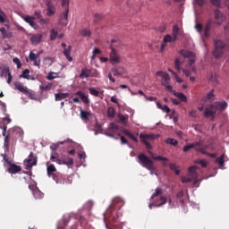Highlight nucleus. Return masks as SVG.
<instances>
[{
    "label": "nucleus",
    "mask_w": 229,
    "mask_h": 229,
    "mask_svg": "<svg viewBox=\"0 0 229 229\" xmlns=\"http://www.w3.org/2000/svg\"><path fill=\"white\" fill-rule=\"evenodd\" d=\"M226 106H228V103L226 101H216L209 106V107H206L204 110V117H211L214 119L216 117V114L217 112H223L226 110Z\"/></svg>",
    "instance_id": "1"
},
{
    "label": "nucleus",
    "mask_w": 229,
    "mask_h": 229,
    "mask_svg": "<svg viewBox=\"0 0 229 229\" xmlns=\"http://www.w3.org/2000/svg\"><path fill=\"white\" fill-rule=\"evenodd\" d=\"M214 28V21L212 20H208L204 25L199 22L195 24V30L202 37V38H210V32Z\"/></svg>",
    "instance_id": "2"
},
{
    "label": "nucleus",
    "mask_w": 229,
    "mask_h": 229,
    "mask_svg": "<svg viewBox=\"0 0 229 229\" xmlns=\"http://www.w3.org/2000/svg\"><path fill=\"white\" fill-rule=\"evenodd\" d=\"M138 162L140 165H142V167H145V169L150 171V174H156L157 176V174L153 172L157 169V167H155V163L153 160L148 157V156H146L144 153H140L138 155Z\"/></svg>",
    "instance_id": "3"
},
{
    "label": "nucleus",
    "mask_w": 229,
    "mask_h": 229,
    "mask_svg": "<svg viewBox=\"0 0 229 229\" xmlns=\"http://www.w3.org/2000/svg\"><path fill=\"white\" fill-rule=\"evenodd\" d=\"M6 125H4V131L2 132V135L4 137V148H5V151H9L10 150V143L13 145L16 144L17 142V138L15 137V132H12V130L9 131V133L6 134Z\"/></svg>",
    "instance_id": "4"
},
{
    "label": "nucleus",
    "mask_w": 229,
    "mask_h": 229,
    "mask_svg": "<svg viewBox=\"0 0 229 229\" xmlns=\"http://www.w3.org/2000/svg\"><path fill=\"white\" fill-rule=\"evenodd\" d=\"M162 194H164V190H162V188H157L156 191L152 194L150 199L153 200L156 207H163V205L167 203V197L162 196Z\"/></svg>",
    "instance_id": "5"
},
{
    "label": "nucleus",
    "mask_w": 229,
    "mask_h": 229,
    "mask_svg": "<svg viewBox=\"0 0 229 229\" xmlns=\"http://www.w3.org/2000/svg\"><path fill=\"white\" fill-rule=\"evenodd\" d=\"M190 149H195L198 153H201L202 155L207 154V147L203 146V142L196 141L194 143L188 144L183 147L182 151L187 153Z\"/></svg>",
    "instance_id": "6"
},
{
    "label": "nucleus",
    "mask_w": 229,
    "mask_h": 229,
    "mask_svg": "<svg viewBox=\"0 0 229 229\" xmlns=\"http://www.w3.org/2000/svg\"><path fill=\"white\" fill-rule=\"evenodd\" d=\"M226 47H228V45H226L222 40L215 41V49L213 50V55L215 56V58H221Z\"/></svg>",
    "instance_id": "7"
},
{
    "label": "nucleus",
    "mask_w": 229,
    "mask_h": 229,
    "mask_svg": "<svg viewBox=\"0 0 229 229\" xmlns=\"http://www.w3.org/2000/svg\"><path fill=\"white\" fill-rule=\"evenodd\" d=\"M180 55L185 58V60H188V65L189 67H191L192 64L196 62V54L194 52L187 51V50H181Z\"/></svg>",
    "instance_id": "8"
},
{
    "label": "nucleus",
    "mask_w": 229,
    "mask_h": 229,
    "mask_svg": "<svg viewBox=\"0 0 229 229\" xmlns=\"http://www.w3.org/2000/svg\"><path fill=\"white\" fill-rule=\"evenodd\" d=\"M3 159L4 161L8 164L9 168L7 169L8 173H10L11 174H16V173H21V171H22V168H21L20 165H17L15 164H12L10 162V160H8V158L6 157L5 154H2Z\"/></svg>",
    "instance_id": "9"
},
{
    "label": "nucleus",
    "mask_w": 229,
    "mask_h": 229,
    "mask_svg": "<svg viewBox=\"0 0 229 229\" xmlns=\"http://www.w3.org/2000/svg\"><path fill=\"white\" fill-rule=\"evenodd\" d=\"M140 141L145 144L147 149H152L151 144L148 142V140H155L157 139V136L155 134H140Z\"/></svg>",
    "instance_id": "10"
},
{
    "label": "nucleus",
    "mask_w": 229,
    "mask_h": 229,
    "mask_svg": "<svg viewBox=\"0 0 229 229\" xmlns=\"http://www.w3.org/2000/svg\"><path fill=\"white\" fill-rule=\"evenodd\" d=\"M109 61L113 65L121 64V56H119V54L115 49H114V47H112V51L109 55Z\"/></svg>",
    "instance_id": "11"
},
{
    "label": "nucleus",
    "mask_w": 229,
    "mask_h": 229,
    "mask_svg": "<svg viewBox=\"0 0 229 229\" xmlns=\"http://www.w3.org/2000/svg\"><path fill=\"white\" fill-rule=\"evenodd\" d=\"M176 40H177L176 38H174V36L167 34L163 38V43L161 44L160 51H164V49H165V46H167V44H170L171 42H176Z\"/></svg>",
    "instance_id": "12"
},
{
    "label": "nucleus",
    "mask_w": 229,
    "mask_h": 229,
    "mask_svg": "<svg viewBox=\"0 0 229 229\" xmlns=\"http://www.w3.org/2000/svg\"><path fill=\"white\" fill-rule=\"evenodd\" d=\"M214 13H215V21H216V24H218V26H221L223 22H225V20L226 19L225 17V14H223V13H221L217 9L215 10Z\"/></svg>",
    "instance_id": "13"
},
{
    "label": "nucleus",
    "mask_w": 229,
    "mask_h": 229,
    "mask_svg": "<svg viewBox=\"0 0 229 229\" xmlns=\"http://www.w3.org/2000/svg\"><path fill=\"white\" fill-rule=\"evenodd\" d=\"M68 17H69V9H64V11L62 12V13L60 15V20H59L60 24H62L63 26H67Z\"/></svg>",
    "instance_id": "14"
},
{
    "label": "nucleus",
    "mask_w": 229,
    "mask_h": 229,
    "mask_svg": "<svg viewBox=\"0 0 229 229\" xmlns=\"http://www.w3.org/2000/svg\"><path fill=\"white\" fill-rule=\"evenodd\" d=\"M27 167H33V165H37V156L30 152L29 157L26 160Z\"/></svg>",
    "instance_id": "15"
},
{
    "label": "nucleus",
    "mask_w": 229,
    "mask_h": 229,
    "mask_svg": "<svg viewBox=\"0 0 229 229\" xmlns=\"http://www.w3.org/2000/svg\"><path fill=\"white\" fill-rule=\"evenodd\" d=\"M23 20L25 21V22H27L28 24H30V26L31 28H33V30H38V24H37V22H34L35 21V17H31L30 15H27L23 18Z\"/></svg>",
    "instance_id": "16"
},
{
    "label": "nucleus",
    "mask_w": 229,
    "mask_h": 229,
    "mask_svg": "<svg viewBox=\"0 0 229 229\" xmlns=\"http://www.w3.org/2000/svg\"><path fill=\"white\" fill-rule=\"evenodd\" d=\"M111 71L114 76H123V74H126V69H124L123 66L114 67Z\"/></svg>",
    "instance_id": "17"
},
{
    "label": "nucleus",
    "mask_w": 229,
    "mask_h": 229,
    "mask_svg": "<svg viewBox=\"0 0 229 229\" xmlns=\"http://www.w3.org/2000/svg\"><path fill=\"white\" fill-rule=\"evenodd\" d=\"M55 13H56V8L53 5L51 1H48L47 3V15L51 17V15H55Z\"/></svg>",
    "instance_id": "18"
},
{
    "label": "nucleus",
    "mask_w": 229,
    "mask_h": 229,
    "mask_svg": "<svg viewBox=\"0 0 229 229\" xmlns=\"http://www.w3.org/2000/svg\"><path fill=\"white\" fill-rule=\"evenodd\" d=\"M124 207V201L121 198H115L113 199L112 208L121 209Z\"/></svg>",
    "instance_id": "19"
},
{
    "label": "nucleus",
    "mask_w": 229,
    "mask_h": 229,
    "mask_svg": "<svg viewBox=\"0 0 229 229\" xmlns=\"http://www.w3.org/2000/svg\"><path fill=\"white\" fill-rule=\"evenodd\" d=\"M148 153H149V155H150V157H151V158H152L153 160H158V161H160V162H163V165H164L165 167H167V162H169V159H168V158L164 157H162V156L155 157V154H153L152 152H148Z\"/></svg>",
    "instance_id": "20"
},
{
    "label": "nucleus",
    "mask_w": 229,
    "mask_h": 229,
    "mask_svg": "<svg viewBox=\"0 0 229 229\" xmlns=\"http://www.w3.org/2000/svg\"><path fill=\"white\" fill-rule=\"evenodd\" d=\"M108 129L109 131H111L110 133H108V137H114V133H117V131H119V124L115 123H111Z\"/></svg>",
    "instance_id": "21"
},
{
    "label": "nucleus",
    "mask_w": 229,
    "mask_h": 229,
    "mask_svg": "<svg viewBox=\"0 0 229 229\" xmlns=\"http://www.w3.org/2000/svg\"><path fill=\"white\" fill-rule=\"evenodd\" d=\"M75 94H76V96H79V98H81L82 103H84L85 105H89L90 103L89 97L86 96V94L83 93V91L79 90Z\"/></svg>",
    "instance_id": "22"
},
{
    "label": "nucleus",
    "mask_w": 229,
    "mask_h": 229,
    "mask_svg": "<svg viewBox=\"0 0 229 229\" xmlns=\"http://www.w3.org/2000/svg\"><path fill=\"white\" fill-rule=\"evenodd\" d=\"M15 89L19 90L20 92H22L23 94H28V88L24 87L21 82L20 81H15L13 83Z\"/></svg>",
    "instance_id": "23"
},
{
    "label": "nucleus",
    "mask_w": 229,
    "mask_h": 229,
    "mask_svg": "<svg viewBox=\"0 0 229 229\" xmlns=\"http://www.w3.org/2000/svg\"><path fill=\"white\" fill-rule=\"evenodd\" d=\"M196 165L193 166H190L188 168V176H190L191 178H193L194 180H198V173L196 172Z\"/></svg>",
    "instance_id": "24"
},
{
    "label": "nucleus",
    "mask_w": 229,
    "mask_h": 229,
    "mask_svg": "<svg viewBox=\"0 0 229 229\" xmlns=\"http://www.w3.org/2000/svg\"><path fill=\"white\" fill-rule=\"evenodd\" d=\"M174 96H175V98H178V99L182 103H187V96H185V94L175 91L174 92Z\"/></svg>",
    "instance_id": "25"
},
{
    "label": "nucleus",
    "mask_w": 229,
    "mask_h": 229,
    "mask_svg": "<svg viewBox=\"0 0 229 229\" xmlns=\"http://www.w3.org/2000/svg\"><path fill=\"white\" fill-rule=\"evenodd\" d=\"M123 133L124 135H126L127 137H129V139H131V140H133V142H139V139H137V137H135V135L133 133H131V131L123 130Z\"/></svg>",
    "instance_id": "26"
},
{
    "label": "nucleus",
    "mask_w": 229,
    "mask_h": 229,
    "mask_svg": "<svg viewBox=\"0 0 229 229\" xmlns=\"http://www.w3.org/2000/svg\"><path fill=\"white\" fill-rule=\"evenodd\" d=\"M62 162L64 165H74V159L72 157H62Z\"/></svg>",
    "instance_id": "27"
},
{
    "label": "nucleus",
    "mask_w": 229,
    "mask_h": 229,
    "mask_svg": "<svg viewBox=\"0 0 229 229\" xmlns=\"http://www.w3.org/2000/svg\"><path fill=\"white\" fill-rule=\"evenodd\" d=\"M157 76H160L163 80H165V81H169L171 80V77L163 71H158L157 72Z\"/></svg>",
    "instance_id": "28"
},
{
    "label": "nucleus",
    "mask_w": 229,
    "mask_h": 229,
    "mask_svg": "<svg viewBox=\"0 0 229 229\" xmlns=\"http://www.w3.org/2000/svg\"><path fill=\"white\" fill-rule=\"evenodd\" d=\"M30 41L32 44H40L42 41V35L37 34L31 37Z\"/></svg>",
    "instance_id": "29"
},
{
    "label": "nucleus",
    "mask_w": 229,
    "mask_h": 229,
    "mask_svg": "<svg viewBox=\"0 0 229 229\" xmlns=\"http://www.w3.org/2000/svg\"><path fill=\"white\" fill-rule=\"evenodd\" d=\"M81 119L82 121H89V117H90V112L89 111H83V109H81Z\"/></svg>",
    "instance_id": "30"
},
{
    "label": "nucleus",
    "mask_w": 229,
    "mask_h": 229,
    "mask_svg": "<svg viewBox=\"0 0 229 229\" xmlns=\"http://www.w3.org/2000/svg\"><path fill=\"white\" fill-rule=\"evenodd\" d=\"M55 101H62V99H65V98H69V93H56L55 95Z\"/></svg>",
    "instance_id": "31"
},
{
    "label": "nucleus",
    "mask_w": 229,
    "mask_h": 229,
    "mask_svg": "<svg viewBox=\"0 0 229 229\" xmlns=\"http://www.w3.org/2000/svg\"><path fill=\"white\" fill-rule=\"evenodd\" d=\"M71 46L64 50V55L67 58L68 62H72V56H71Z\"/></svg>",
    "instance_id": "32"
},
{
    "label": "nucleus",
    "mask_w": 229,
    "mask_h": 229,
    "mask_svg": "<svg viewBox=\"0 0 229 229\" xmlns=\"http://www.w3.org/2000/svg\"><path fill=\"white\" fill-rule=\"evenodd\" d=\"M90 76V70L88 69H81L80 78L81 80H85V78H89Z\"/></svg>",
    "instance_id": "33"
},
{
    "label": "nucleus",
    "mask_w": 229,
    "mask_h": 229,
    "mask_svg": "<svg viewBox=\"0 0 229 229\" xmlns=\"http://www.w3.org/2000/svg\"><path fill=\"white\" fill-rule=\"evenodd\" d=\"M216 164H218L220 167H225V154L216 158Z\"/></svg>",
    "instance_id": "34"
},
{
    "label": "nucleus",
    "mask_w": 229,
    "mask_h": 229,
    "mask_svg": "<svg viewBox=\"0 0 229 229\" xmlns=\"http://www.w3.org/2000/svg\"><path fill=\"white\" fill-rule=\"evenodd\" d=\"M180 34V27L174 25L172 31V37L178 40V35Z\"/></svg>",
    "instance_id": "35"
},
{
    "label": "nucleus",
    "mask_w": 229,
    "mask_h": 229,
    "mask_svg": "<svg viewBox=\"0 0 229 229\" xmlns=\"http://www.w3.org/2000/svg\"><path fill=\"white\" fill-rule=\"evenodd\" d=\"M55 61V59L53 57H45L43 60V64L45 65H47L48 67H51V65H53V62Z\"/></svg>",
    "instance_id": "36"
},
{
    "label": "nucleus",
    "mask_w": 229,
    "mask_h": 229,
    "mask_svg": "<svg viewBox=\"0 0 229 229\" xmlns=\"http://www.w3.org/2000/svg\"><path fill=\"white\" fill-rule=\"evenodd\" d=\"M165 144H169L170 146H178V140L173 138H168L165 140Z\"/></svg>",
    "instance_id": "37"
},
{
    "label": "nucleus",
    "mask_w": 229,
    "mask_h": 229,
    "mask_svg": "<svg viewBox=\"0 0 229 229\" xmlns=\"http://www.w3.org/2000/svg\"><path fill=\"white\" fill-rule=\"evenodd\" d=\"M58 38V31L55 29L50 30V40H56Z\"/></svg>",
    "instance_id": "38"
},
{
    "label": "nucleus",
    "mask_w": 229,
    "mask_h": 229,
    "mask_svg": "<svg viewBox=\"0 0 229 229\" xmlns=\"http://www.w3.org/2000/svg\"><path fill=\"white\" fill-rule=\"evenodd\" d=\"M107 116L114 118L115 117V108L114 107H108L107 108Z\"/></svg>",
    "instance_id": "39"
},
{
    "label": "nucleus",
    "mask_w": 229,
    "mask_h": 229,
    "mask_svg": "<svg viewBox=\"0 0 229 229\" xmlns=\"http://www.w3.org/2000/svg\"><path fill=\"white\" fill-rule=\"evenodd\" d=\"M81 37H90V35H92V32L88 29H83L82 30H81Z\"/></svg>",
    "instance_id": "40"
},
{
    "label": "nucleus",
    "mask_w": 229,
    "mask_h": 229,
    "mask_svg": "<svg viewBox=\"0 0 229 229\" xmlns=\"http://www.w3.org/2000/svg\"><path fill=\"white\" fill-rule=\"evenodd\" d=\"M55 78H58V73L57 72H50L47 77V80H55Z\"/></svg>",
    "instance_id": "41"
},
{
    "label": "nucleus",
    "mask_w": 229,
    "mask_h": 229,
    "mask_svg": "<svg viewBox=\"0 0 229 229\" xmlns=\"http://www.w3.org/2000/svg\"><path fill=\"white\" fill-rule=\"evenodd\" d=\"M47 174H51V173H56V167H55V165H49L47 168Z\"/></svg>",
    "instance_id": "42"
},
{
    "label": "nucleus",
    "mask_w": 229,
    "mask_h": 229,
    "mask_svg": "<svg viewBox=\"0 0 229 229\" xmlns=\"http://www.w3.org/2000/svg\"><path fill=\"white\" fill-rule=\"evenodd\" d=\"M61 6L64 10H69V0H61Z\"/></svg>",
    "instance_id": "43"
},
{
    "label": "nucleus",
    "mask_w": 229,
    "mask_h": 229,
    "mask_svg": "<svg viewBox=\"0 0 229 229\" xmlns=\"http://www.w3.org/2000/svg\"><path fill=\"white\" fill-rule=\"evenodd\" d=\"M89 90L91 96H95V98H99V91H98L96 89L89 88Z\"/></svg>",
    "instance_id": "44"
},
{
    "label": "nucleus",
    "mask_w": 229,
    "mask_h": 229,
    "mask_svg": "<svg viewBox=\"0 0 229 229\" xmlns=\"http://www.w3.org/2000/svg\"><path fill=\"white\" fill-rule=\"evenodd\" d=\"M53 89V83H48L47 85L40 86V89L44 91L51 90Z\"/></svg>",
    "instance_id": "45"
},
{
    "label": "nucleus",
    "mask_w": 229,
    "mask_h": 229,
    "mask_svg": "<svg viewBox=\"0 0 229 229\" xmlns=\"http://www.w3.org/2000/svg\"><path fill=\"white\" fill-rule=\"evenodd\" d=\"M20 78H25L26 80H30V70L25 69V70L22 72V74L20 75Z\"/></svg>",
    "instance_id": "46"
},
{
    "label": "nucleus",
    "mask_w": 229,
    "mask_h": 229,
    "mask_svg": "<svg viewBox=\"0 0 229 229\" xmlns=\"http://www.w3.org/2000/svg\"><path fill=\"white\" fill-rule=\"evenodd\" d=\"M207 99H208V101H213L215 95H214V89H211L206 96Z\"/></svg>",
    "instance_id": "47"
},
{
    "label": "nucleus",
    "mask_w": 229,
    "mask_h": 229,
    "mask_svg": "<svg viewBox=\"0 0 229 229\" xmlns=\"http://www.w3.org/2000/svg\"><path fill=\"white\" fill-rule=\"evenodd\" d=\"M192 180H194V178L192 177H185V176H182V183H191V182H192Z\"/></svg>",
    "instance_id": "48"
},
{
    "label": "nucleus",
    "mask_w": 229,
    "mask_h": 229,
    "mask_svg": "<svg viewBox=\"0 0 229 229\" xmlns=\"http://www.w3.org/2000/svg\"><path fill=\"white\" fill-rule=\"evenodd\" d=\"M2 72L4 73V78H6V76H7L8 74H11V73H12V72H10V67H8V66H4V67L2 68Z\"/></svg>",
    "instance_id": "49"
},
{
    "label": "nucleus",
    "mask_w": 229,
    "mask_h": 229,
    "mask_svg": "<svg viewBox=\"0 0 229 229\" xmlns=\"http://www.w3.org/2000/svg\"><path fill=\"white\" fill-rule=\"evenodd\" d=\"M13 64H15L17 65L18 69H21V67H22V64L21 63V60L19 58L14 57L13 59Z\"/></svg>",
    "instance_id": "50"
},
{
    "label": "nucleus",
    "mask_w": 229,
    "mask_h": 229,
    "mask_svg": "<svg viewBox=\"0 0 229 229\" xmlns=\"http://www.w3.org/2000/svg\"><path fill=\"white\" fill-rule=\"evenodd\" d=\"M38 57H39L38 55H36V54L33 53V52H30V55H29V58H30V60H31L32 62H33L34 60H37V58H38Z\"/></svg>",
    "instance_id": "51"
},
{
    "label": "nucleus",
    "mask_w": 229,
    "mask_h": 229,
    "mask_svg": "<svg viewBox=\"0 0 229 229\" xmlns=\"http://www.w3.org/2000/svg\"><path fill=\"white\" fill-rule=\"evenodd\" d=\"M101 19H103V15H101L99 13H96L94 15V22H99V21H101Z\"/></svg>",
    "instance_id": "52"
},
{
    "label": "nucleus",
    "mask_w": 229,
    "mask_h": 229,
    "mask_svg": "<svg viewBox=\"0 0 229 229\" xmlns=\"http://www.w3.org/2000/svg\"><path fill=\"white\" fill-rule=\"evenodd\" d=\"M69 221H71L70 216H64L63 222L64 226H67V225H69Z\"/></svg>",
    "instance_id": "53"
},
{
    "label": "nucleus",
    "mask_w": 229,
    "mask_h": 229,
    "mask_svg": "<svg viewBox=\"0 0 229 229\" xmlns=\"http://www.w3.org/2000/svg\"><path fill=\"white\" fill-rule=\"evenodd\" d=\"M180 65H182V61H180V59H176L174 62V67L176 71H180Z\"/></svg>",
    "instance_id": "54"
},
{
    "label": "nucleus",
    "mask_w": 229,
    "mask_h": 229,
    "mask_svg": "<svg viewBox=\"0 0 229 229\" xmlns=\"http://www.w3.org/2000/svg\"><path fill=\"white\" fill-rule=\"evenodd\" d=\"M210 1L214 6H216L217 8H219V6H221V0H210Z\"/></svg>",
    "instance_id": "55"
},
{
    "label": "nucleus",
    "mask_w": 229,
    "mask_h": 229,
    "mask_svg": "<svg viewBox=\"0 0 229 229\" xmlns=\"http://www.w3.org/2000/svg\"><path fill=\"white\" fill-rule=\"evenodd\" d=\"M194 4H197V6H203L205 4V0H194Z\"/></svg>",
    "instance_id": "56"
},
{
    "label": "nucleus",
    "mask_w": 229,
    "mask_h": 229,
    "mask_svg": "<svg viewBox=\"0 0 229 229\" xmlns=\"http://www.w3.org/2000/svg\"><path fill=\"white\" fill-rule=\"evenodd\" d=\"M161 110H163V112H165L167 114H171V108H169V106H167V105L163 106Z\"/></svg>",
    "instance_id": "57"
},
{
    "label": "nucleus",
    "mask_w": 229,
    "mask_h": 229,
    "mask_svg": "<svg viewBox=\"0 0 229 229\" xmlns=\"http://www.w3.org/2000/svg\"><path fill=\"white\" fill-rule=\"evenodd\" d=\"M165 89H166V90H169V92H171V94H173L174 96V92H176V90L173 89V86L168 84L165 86Z\"/></svg>",
    "instance_id": "58"
},
{
    "label": "nucleus",
    "mask_w": 229,
    "mask_h": 229,
    "mask_svg": "<svg viewBox=\"0 0 229 229\" xmlns=\"http://www.w3.org/2000/svg\"><path fill=\"white\" fill-rule=\"evenodd\" d=\"M169 167H170L171 171H176L178 169V166L174 163H171L169 165Z\"/></svg>",
    "instance_id": "59"
},
{
    "label": "nucleus",
    "mask_w": 229,
    "mask_h": 229,
    "mask_svg": "<svg viewBox=\"0 0 229 229\" xmlns=\"http://www.w3.org/2000/svg\"><path fill=\"white\" fill-rule=\"evenodd\" d=\"M118 118L121 121V123H126L127 118L123 114H118Z\"/></svg>",
    "instance_id": "60"
},
{
    "label": "nucleus",
    "mask_w": 229,
    "mask_h": 229,
    "mask_svg": "<svg viewBox=\"0 0 229 229\" xmlns=\"http://www.w3.org/2000/svg\"><path fill=\"white\" fill-rule=\"evenodd\" d=\"M121 144H128V140L124 136L120 137Z\"/></svg>",
    "instance_id": "61"
},
{
    "label": "nucleus",
    "mask_w": 229,
    "mask_h": 229,
    "mask_svg": "<svg viewBox=\"0 0 229 229\" xmlns=\"http://www.w3.org/2000/svg\"><path fill=\"white\" fill-rule=\"evenodd\" d=\"M33 62H34V65H36V67L40 66V57L37 58Z\"/></svg>",
    "instance_id": "62"
},
{
    "label": "nucleus",
    "mask_w": 229,
    "mask_h": 229,
    "mask_svg": "<svg viewBox=\"0 0 229 229\" xmlns=\"http://www.w3.org/2000/svg\"><path fill=\"white\" fill-rule=\"evenodd\" d=\"M199 164H200L202 167H207L208 165V163L205 161V159L200 160Z\"/></svg>",
    "instance_id": "63"
},
{
    "label": "nucleus",
    "mask_w": 229,
    "mask_h": 229,
    "mask_svg": "<svg viewBox=\"0 0 229 229\" xmlns=\"http://www.w3.org/2000/svg\"><path fill=\"white\" fill-rule=\"evenodd\" d=\"M183 191H180L179 192H177L176 194V198H178L179 199H182V197L183 196Z\"/></svg>",
    "instance_id": "64"
}]
</instances>
